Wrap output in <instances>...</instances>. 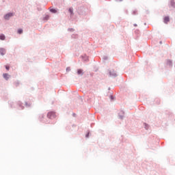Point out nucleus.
<instances>
[{"label": "nucleus", "mask_w": 175, "mask_h": 175, "mask_svg": "<svg viewBox=\"0 0 175 175\" xmlns=\"http://www.w3.org/2000/svg\"><path fill=\"white\" fill-rule=\"evenodd\" d=\"M18 106L20 107L21 110H23L24 109V106H23V103L20 101L18 102Z\"/></svg>", "instance_id": "11"}, {"label": "nucleus", "mask_w": 175, "mask_h": 175, "mask_svg": "<svg viewBox=\"0 0 175 175\" xmlns=\"http://www.w3.org/2000/svg\"><path fill=\"white\" fill-rule=\"evenodd\" d=\"M85 137H90V132L85 135Z\"/></svg>", "instance_id": "27"}, {"label": "nucleus", "mask_w": 175, "mask_h": 175, "mask_svg": "<svg viewBox=\"0 0 175 175\" xmlns=\"http://www.w3.org/2000/svg\"><path fill=\"white\" fill-rule=\"evenodd\" d=\"M77 75H79V76H83V75H84V72H83L82 69H78L77 70Z\"/></svg>", "instance_id": "9"}, {"label": "nucleus", "mask_w": 175, "mask_h": 175, "mask_svg": "<svg viewBox=\"0 0 175 175\" xmlns=\"http://www.w3.org/2000/svg\"><path fill=\"white\" fill-rule=\"evenodd\" d=\"M18 84H20V83L18 81L15 82L16 87H18Z\"/></svg>", "instance_id": "25"}, {"label": "nucleus", "mask_w": 175, "mask_h": 175, "mask_svg": "<svg viewBox=\"0 0 175 175\" xmlns=\"http://www.w3.org/2000/svg\"><path fill=\"white\" fill-rule=\"evenodd\" d=\"M171 6H172V8H175V2L174 0H171Z\"/></svg>", "instance_id": "15"}, {"label": "nucleus", "mask_w": 175, "mask_h": 175, "mask_svg": "<svg viewBox=\"0 0 175 175\" xmlns=\"http://www.w3.org/2000/svg\"><path fill=\"white\" fill-rule=\"evenodd\" d=\"M50 18V16L46 15L45 17H44V20H49Z\"/></svg>", "instance_id": "22"}, {"label": "nucleus", "mask_w": 175, "mask_h": 175, "mask_svg": "<svg viewBox=\"0 0 175 175\" xmlns=\"http://www.w3.org/2000/svg\"><path fill=\"white\" fill-rule=\"evenodd\" d=\"M68 32H75V29H73V28H68Z\"/></svg>", "instance_id": "20"}, {"label": "nucleus", "mask_w": 175, "mask_h": 175, "mask_svg": "<svg viewBox=\"0 0 175 175\" xmlns=\"http://www.w3.org/2000/svg\"><path fill=\"white\" fill-rule=\"evenodd\" d=\"M50 12H51V13L55 14V13H57V10H55L54 8H51V9H50Z\"/></svg>", "instance_id": "14"}, {"label": "nucleus", "mask_w": 175, "mask_h": 175, "mask_svg": "<svg viewBox=\"0 0 175 175\" xmlns=\"http://www.w3.org/2000/svg\"><path fill=\"white\" fill-rule=\"evenodd\" d=\"M66 72H70V67L66 68Z\"/></svg>", "instance_id": "23"}, {"label": "nucleus", "mask_w": 175, "mask_h": 175, "mask_svg": "<svg viewBox=\"0 0 175 175\" xmlns=\"http://www.w3.org/2000/svg\"><path fill=\"white\" fill-rule=\"evenodd\" d=\"M6 39V37L4 36V34L0 35V40H5Z\"/></svg>", "instance_id": "12"}, {"label": "nucleus", "mask_w": 175, "mask_h": 175, "mask_svg": "<svg viewBox=\"0 0 175 175\" xmlns=\"http://www.w3.org/2000/svg\"><path fill=\"white\" fill-rule=\"evenodd\" d=\"M3 79H5V80H6V81H8V80H9V79H10V75L8 73H4V74H3Z\"/></svg>", "instance_id": "6"}, {"label": "nucleus", "mask_w": 175, "mask_h": 175, "mask_svg": "<svg viewBox=\"0 0 175 175\" xmlns=\"http://www.w3.org/2000/svg\"><path fill=\"white\" fill-rule=\"evenodd\" d=\"M57 117V115H55V112L54 111H50L47 113V118L49 120H54Z\"/></svg>", "instance_id": "2"}, {"label": "nucleus", "mask_w": 175, "mask_h": 175, "mask_svg": "<svg viewBox=\"0 0 175 175\" xmlns=\"http://www.w3.org/2000/svg\"><path fill=\"white\" fill-rule=\"evenodd\" d=\"M110 99H111V100H113L114 99V96H113V95H111V96H110Z\"/></svg>", "instance_id": "26"}, {"label": "nucleus", "mask_w": 175, "mask_h": 175, "mask_svg": "<svg viewBox=\"0 0 175 175\" xmlns=\"http://www.w3.org/2000/svg\"><path fill=\"white\" fill-rule=\"evenodd\" d=\"M120 2H122V0H119Z\"/></svg>", "instance_id": "34"}, {"label": "nucleus", "mask_w": 175, "mask_h": 175, "mask_svg": "<svg viewBox=\"0 0 175 175\" xmlns=\"http://www.w3.org/2000/svg\"><path fill=\"white\" fill-rule=\"evenodd\" d=\"M68 12H69L70 16L75 15V13L73 12V8H70L68 9Z\"/></svg>", "instance_id": "10"}, {"label": "nucleus", "mask_w": 175, "mask_h": 175, "mask_svg": "<svg viewBox=\"0 0 175 175\" xmlns=\"http://www.w3.org/2000/svg\"><path fill=\"white\" fill-rule=\"evenodd\" d=\"M108 75L109 77L116 78L118 75L117 74V71L114 70V69L108 70Z\"/></svg>", "instance_id": "1"}, {"label": "nucleus", "mask_w": 175, "mask_h": 175, "mask_svg": "<svg viewBox=\"0 0 175 175\" xmlns=\"http://www.w3.org/2000/svg\"><path fill=\"white\" fill-rule=\"evenodd\" d=\"M46 124H50V122H46Z\"/></svg>", "instance_id": "33"}, {"label": "nucleus", "mask_w": 175, "mask_h": 175, "mask_svg": "<svg viewBox=\"0 0 175 175\" xmlns=\"http://www.w3.org/2000/svg\"><path fill=\"white\" fill-rule=\"evenodd\" d=\"M17 32L19 35H21L23 33V29H18Z\"/></svg>", "instance_id": "19"}, {"label": "nucleus", "mask_w": 175, "mask_h": 175, "mask_svg": "<svg viewBox=\"0 0 175 175\" xmlns=\"http://www.w3.org/2000/svg\"><path fill=\"white\" fill-rule=\"evenodd\" d=\"M31 103H27V102H25V106H26V107H31Z\"/></svg>", "instance_id": "17"}, {"label": "nucleus", "mask_w": 175, "mask_h": 175, "mask_svg": "<svg viewBox=\"0 0 175 175\" xmlns=\"http://www.w3.org/2000/svg\"><path fill=\"white\" fill-rule=\"evenodd\" d=\"M160 44H162V41H160Z\"/></svg>", "instance_id": "32"}, {"label": "nucleus", "mask_w": 175, "mask_h": 175, "mask_svg": "<svg viewBox=\"0 0 175 175\" xmlns=\"http://www.w3.org/2000/svg\"><path fill=\"white\" fill-rule=\"evenodd\" d=\"M125 114V112L124 111H120L118 113V117L120 120H124V116Z\"/></svg>", "instance_id": "4"}, {"label": "nucleus", "mask_w": 175, "mask_h": 175, "mask_svg": "<svg viewBox=\"0 0 175 175\" xmlns=\"http://www.w3.org/2000/svg\"><path fill=\"white\" fill-rule=\"evenodd\" d=\"M71 38H72V39H76V38H77V34H72V35L71 36Z\"/></svg>", "instance_id": "21"}, {"label": "nucleus", "mask_w": 175, "mask_h": 175, "mask_svg": "<svg viewBox=\"0 0 175 175\" xmlns=\"http://www.w3.org/2000/svg\"><path fill=\"white\" fill-rule=\"evenodd\" d=\"M144 126L145 129H146V131H148V129L150 128V126L148 124H147L146 123H144Z\"/></svg>", "instance_id": "13"}, {"label": "nucleus", "mask_w": 175, "mask_h": 175, "mask_svg": "<svg viewBox=\"0 0 175 175\" xmlns=\"http://www.w3.org/2000/svg\"><path fill=\"white\" fill-rule=\"evenodd\" d=\"M81 58L84 62H88V56L87 55H82Z\"/></svg>", "instance_id": "7"}, {"label": "nucleus", "mask_w": 175, "mask_h": 175, "mask_svg": "<svg viewBox=\"0 0 175 175\" xmlns=\"http://www.w3.org/2000/svg\"><path fill=\"white\" fill-rule=\"evenodd\" d=\"M103 59H104V61L107 60V59H108L107 56H104V57H103Z\"/></svg>", "instance_id": "24"}, {"label": "nucleus", "mask_w": 175, "mask_h": 175, "mask_svg": "<svg viewBox=\"0 0 175 175\" xmlns=\"http://www.w3.org/2000/svg\"><path fill=\"white\" fill-rule=\"evenodd\" d=\"M44 114H41L40 116V118H39L40 121H43L42 118H44Z\"/></svg>", "instance_id": "18"}, {"label": "nucleus", "mask_w": 175, "mask_h": 175, "mask_svg": "<svg viewBox=\"0 0 175 175\" xmlns=\"http://www.w3.org/2000/svg\"><path fill=\"white\" fill-rule=\"evenodd\" d=\"M169 21H170V18H169V16H165L163 19L164 24H167Z\"/></svg>", "instance_id": "8"}, {"label": "nucleus", "mask_w": 175, "mask_h": 175, "mask_svg": "<svg viewBox=\"0 0 175 175\" xmlns=\"http://www.w3.org/2000/svg\"><path fill=\"white\" fill-rule=\"evenodd\" d=\"M133 14H137V11L136 10L133 11Z\"/></svg>", "instance_id": "28"}, {"label": "nucleus", "mask_w": 175, "mask_h": 175, "mask_svg": "<svg viewBox=\"0 0 175 175\" xmlns=\"http://www.w3.org/2000/svg\"><path fill=\"white\" fill-rule=\"evenodd\" d=\"M72 116L75 117L76 116V113H73Z\"/></svg>", "instance_id": "31"}, {"label": "nucleus", "mask_w": 175, "mask_h": 175, "mask_svg": "<svg viewBox=\"0 0 175 175\" xmlns=\"http://www.w3.org/2000/svg\"><path fill=\"white\" fill-rule=\"evenodd\" d=\"M134 27H137V24L135 23L134 25Z\"/></svg>", "instance_id": "30"}, {"label": "nucleus", "mask_w": 175, "mask_h": 175, "mask_svg": "<svg viewBox=\"0 0 175 175\" xmlns=\"http://www.w3.org/2000/svg\"><path fill=\"white\" fill-rule=\"evenodd\" d=\"M10 17H13V13L10 12L4 15L5 20H10Z\"/></svg>", "instance_id": "3"}, {"label": "nucleus", "mask_w": 175, "mask_h": 175, "mask_svg": "<svg viewBox=\"0 0 175 175\" xmlns=\"http://www.w3.org/2000/svg\"><path fill=\"white\" fill-rule=\"evenodd\" d=\"M5 69L7 70H9V69H10V67L9 66H5Z\"/></svg>", "instance_id": "29"}, {"label": "nucleus", "mask_w": 175, "mask_h": 175, "mask_svg": "<svg viewBox=\"0 0 175 175\" xmlns=\"http://www.w3.org/2000/svg\"><path fill=\"white\" fill-rule=\"evenodd\" d=\"M6 54V49L5 48H0V55L3 57Z\"/></svg>", "instance_id": "5"}, {"label": "nucleus", "mask_w": 175, "mask_h": 175, "mask_svg": "<svg viewBox=\"0 0 175 175\" xmlns=\"http://www.w3.org/2000/svg\"><path fill=\"white\" fill-rule=\"evenodd\" d=\"M108 90H110V88H109Z\"/></svg>", "instance_id": "35"}, {"label": "nucleus", "mask_w": 175, "mask_h": 175, "mask_svg": "<svg viewBox=\"0 0 175 175\" xmlns=\"http://www.w3.org/2000/svg\"><path fill=\"white\" fill-rule=\"evenodd\" d=\"M167 65H168L169 66H172V60H167Z\"/></svg>", "instance_id": "16"}]
</instances>
